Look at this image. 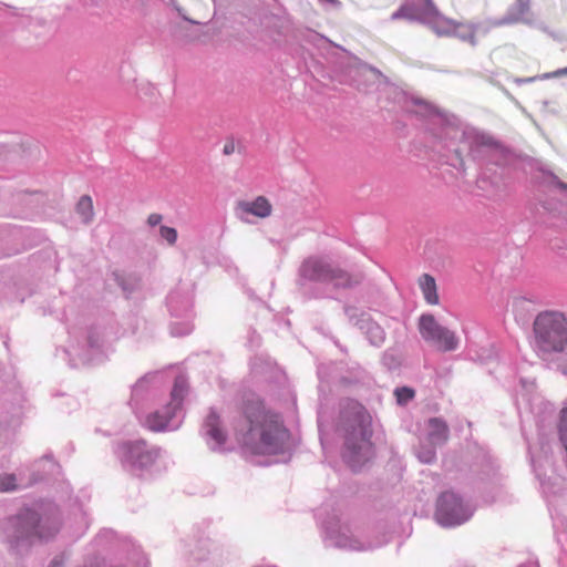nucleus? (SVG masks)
Segmentation results:
<instances>
[{"label": "nucleus", "mask_w": 567, "mask_h": 567, "mask_svg": "<svg viewBox=\"0 0 567 567\" xmlns=\"http://www.w3.org/2000/svg\"><path fill=\"white\" fill-rule=\"evenodd\" d=\"M205 432L217 446H223L226 443L227 434L221 427L219 415L214 411H212L206 417Z\"/></svg>", "instance_id": "9d476101"}, {"label": "nucleus", "mask_w": 567, "mask_h": 567, "mask_svg": "<svg viewBox=\"0 0 567 567\" xmlns=\"http://www.w3.org/2000/svg\"><path fill=\"white\" fill-rule=\"evenodd\" d=\"M435 516L443 526L458 525L468 517L461 498L451 492L440 496Z\"/></svg>", "instance_id": "423d86ee"}, {"label": "nucleus", "mask_w": 567, "mask_h": 567, "mask_svg": "<svg viewBox=\"0 0 567 567\" xmlns=\"http://www.w3.org/2000/svg\"><path fill=\"white\" fill-rule=\"evenodd\" d=\"M535 343L543 353H560L567 349V318L557 311L539 313L533 324Z\"/></svg>", "instance_id": "f03ea898"}, {"label": "nucleus", "mask_w": 567, "mask_h": 567, "mask_svg": "<svg viewBox=\"0 0 567 567\" xmlns=\"http://www.w3.org/2000/svg\"><path fill=\"white\" fill-rule=\"evenodd\" d=\"M555 75H556V76H559V75H567V68H564V69L557 70V71L555 72Z\"/></svg>", "instance_id": "a878e982"}, {"label": "nucleus", "mask_w": 567, "mask_h": 567, "mask_svg": "<svg viewBox=\"0 0 567 567\" xmlns=\"http://www.w3.org/2000/svg\"><path fill=\"white\" fill-rule=\"evenodd\" d=\"M529 7L528 3L518 0L513 11L509 13L508 21L509 22H518V21H527L528 19Z\"/></svg>", "instance_id": "6ab92c4d"}, {"label": "nucleus", "mask_w": 567, "mask_h": 567, "mask_svg": "<svg viewBox=\"0 0 567 567\" xmlns=\"http://www.w3.org/2000/svg\"><path fill=\"white\" fill-rule=\"evenodd\" d=\"M238 444L255 455H271L282 450L289 437L279 413L268 408L259 398L246 399L234 424Z\"/></svg>", "instance_id": "f257e3e1"}, {"label": "nucleus", "mask_w": 567, "mask_h": 567, "mask_svg": "<svg viewBox=\"0 0 567 567\" xmlns=\"http://www.w3.org/2000/svg\"><path fill=\"white\" fill-rule=\"evenodd\" d=\"M13 527V537L17 546L22 542L33 544L35 540H42L56 533V528L43 532L44 526L40 524L38 514L31 509H24L11 522Z\"/></svg>", "instance_id": "39448f33"}, {"label": "nucleus", "mask_w": 567, "mask_h": 567, "mask_svg": "<svg viewBox=\"0 0 567 567\" xmlns=\"http://www.w3.org/2000/svg\"><path fill=\"white\" fill-rule=\"evenodd\" d=\"M56 561H53L51 567H56Z\"/></svg>", "instance_id": "cd10ccee"}, {"label": "nucleus", "mask_w": 567, "mask_h": 567, "mask_svg": "<svg viewBox=\"0 0 567 567\" xmlns=\"http://www.w3.org/2000/svg\"><path fill=\"white\" fill-rule=\"evenodd\" d=\"M186 391H187V385H186L185 380L183 378H177L175 380V383H174V386H173V390L171 393L172 400L168 404L171 409H173L174 411H177L181 409L183 399L186 394Z\"/></svg>", "instance_id": "f3484780"}, {"label": "nucleus", "mask_w": 567, "mask_h": 567, "mask_svg": "<svg viewBox=\"0 0 567 567\" xmlns=\"http://www.w3.org/2000/svg\"><path fill=\"white\" fill-rule=\"evenodd\" d=\"M124 460L133 465L146 466L153 462L151 452L146 450L144 441L126 442L121 445Z\"/></svg>", "instance_id": "0eeeda50"}, {"label": "nucleus", "mask_w": 567, "mask_h": 567, "mask_svg": "<svg viewBox=\"0 0 567 567\" xmlns=\"http://www.w3.org/2000/svg\"><path fill=\"white\" fill-rule=\"evenodd\" d=\"M332 266L318 258H308L301 267L305 278L328 281Z\"/></svg>", "instance_id": "1a4fd4ad"}, {"label": "nucleus", "mask_w": 567, "mask_h": 567, "mask_svg": "<svg viewBox=\"0 0 567 567\" xmlns=\"http://www.w3.org/2000/svg\"><path fill=\"white\" fill-rule=\"evenodd\" d=\"M175 413L176 411H174L173 409L169 408V405H167L164 412L156 411L151 413L146 417V426L155 432L163 431L167 427L169 421L174 417Z\"/></svg>", "instance_id": "ddd939ff"}, {"label": "nucleus", "mask_w": 567, "mask_h": 567, "mask_svg": "<svg viewBox=\"0 0 567 567\" xmlns=\"http://www.w3.org/2000/svg\"><path fill=\"white\" fill-rule=\"evenodd\" d=\"M440 18V13L437 14H429L425 11L423 4L421 8L415 2L403 3L395 12L392 13V20L404 19L408 21L421 20L425 22H433Z\"/></svg>", "instance_id": "6e6552de"}, {"label": "nucleus", "mask_w": 567, "mask_h": 567, "mask_svg": "<svg viewBox=\"0 0 567 567\" xmlns=\"http://www.w3.org/2000/svg\"><path fill=\"white\" fill-rule=\"evenodd\" d=\"M419 287L423 293L425 301L429 305H437L440 301L437 293V286L434 277L429 274H424L419 278Z\"/></svg>", "instance_id": "2eb2a0df"}, {"label": "nucleus", "mask_w": 567, "mask_h": 567, "mask_svg": "<svg viewBox=\"0 0 567 567\" xmlns=\"http://www.w3.org/2000/svg\"><path fill=\"white\" fill-rule=\"evenodd\" d=\"M76 212L84 223H90L94 216L93 202L89 195L82 196L76 204Z\"/></svg>", "instance_id": "a211bd4d"}, {"label": "nucleus", "mask_w": 567, "mask_h": 567, "mask_svg": "<svg viewBox=\"0 0 567 567\" xmlns=\"http://www.w3.org/2000/svg\"><path fill=\"white\" fill-rule=\"evenodd\" d=\"M233 148H234L233 146L225 145L224 153L225 154H230L233 152Z\"/></svg>", "instance_id": "bb28decb"}, {"label": "nucleus", "mask_w": 567, "mask_h": 567, "mask_svg": "<svg viewBox=\"0 0 567 567\" xmlns=\"http://www.w3.org/2000/svg\"><path fill=\"white\" fill-rule=\"evenodd\" d=\"M362 277L359 275H352L340 268H331V272L328 281L333 282L337 287L349 288L360 284Z\"/></svg>", "instance_id": "dca6fc26"}, {"label": "nucleus", "mask_w": 567, "mask_h": 567, "mask_svg": "<svg viewBox=\"0 0 567 567\" xmlns=\"http://www.w3.org/2000/svg\"><path fill=\"white\" fill-rule=\"evenodd\" d=\"M419 331L423 340L439 351L451 352L460 346V338L456 333L442 326L431 313H424L420 317Z\"/></svg>", "instance_id": "20e7f679"}, {"label": "nucleus", "mask_w": 567, "mask_h": 567, "mask_svg": "<svg viewBox=\"0 0 567 567\" xmlns=\"http://www.w3.org/2000/svg\"><path fill=\"white\" fill-rule=\"evenodd\" d=\"M369 417L362 408H359L357 417L351 431L347 434L346 445L348 461L352 466L369 461L373 455L372 443L370 442L371 429Z\"/></svg>", "instance_id": "7ed1b4c3"}, {"label": "nucleus", "mask_w": 567, "mask_h": 567, "mask_svg": "<svg viewBox=\"0 0 567 567\" xmlns=\"http://www.w3.org/2000/svg\"><path fill=\"white\" fill-rule=\"evenodd\" d=\"M412 2H420L424 6L425 11L429 14H437V9L433 2V0H411Z\"/></svg>", "instance_id": "5701e85b"}, {"label": "nucleus", "mask_w": 567, "mask_h": 567, "mask_svg": "<svg viewBox=\"0 0 567 567\" xmlns=\"http://www.w3.org/2000/svg\"><path fill=\"white\" fill-rule=\"evenodd\" d=\"M162 238H164L169 245H174L177 240V231L173 227L162 226L159 228Z\"/></svg>", "instance_id": "4be33fe9"}, {"label": "nucleus", "mask_w": 567, "mask_h": 567, "mask_svg": "<svg viewBox=\"0 0 567 567\" xmlns=\"http://www.w3.org/2000/svg\"><path fill=\"white\" fill-rule=\"evenodd\" d=\"M455 32L457 33L463 40L470 42L472 45H475L476 38H475V29L473 24H463V23H455L452 21H445L444 29L436 30L437 33H449V32Z\"/></svg>", "instance_id": "4468645a"}, {"label": "nucleus", "mask_w": 567, "mask_h": 567, "mask_svg": "<svg viewBox=\"0 0 567 567\" xmlns=\"http://www.w3.org/2000/svg\"><path fill=\"white\" fill-rule=\"evenodd\" d=\"M162 219H163V217L161 214L154 213L148 216L147 224L153 227V226L161 224Z\"/></svg>", "instance_id": "393cba45"}, {"label": "nucleus", "mask_w": 567, "mask_h": 567, "mask_svg": "<svg viewBox=\"0 0 567 567\" xmlns=\"http://www.w3.org/2000/svg\"><path fill=\"white\" fill-rule=\"evenodd\" d=\"M238 207L241 212L251 214L259 218L268 217L272 210L271 204L264 196H259L255 200H251V202H240L238 204Z\"/></svg>", "instance_id": "9b49d317"}, {"label": "nucleus", "mask_w": 567, "mask_h": 567, "mask_svg": "<svg viewBox=\"0 0 567 567\" xmlns=\"http://www.w3.org/2000/svg\"><path fill=\"white\" fill-rule=\"evenodd\" d=\"M399 404H405L414 398V390L408 386L398 388L394 391Z\"/></svg>", "instance_id": "aec40b11"}, {"label": "nucleus", "mask_w": 567, "mask_h": 567, "mask_svg": "<svg viewBox=\"0 0 567 567\" xmlns=\"http://www.w3.org/2000/svg\"><path fill=\"white\" fill-rule=\"evenodd\" d=\"M429 440L433 445L444 444L449 440L447 424L439 417H432L427 422Z\"/></svg>", "instance_id": "f8f14e48"}, {"label": "nucleus", "mask_w": 567, "mask_h": 567, "mask_svg": "<svg viewBox=\"0 0 567 567\" xmlns=\"http://www.w3.org/2000/svg\"><path fill=\"white\" fill-rule=\"evenodd\" d=\"M419 458L423 463H431L435 458V452H434V450H427L425 452H420Z\"/></svg>", "instance_id": "b1692460"}, {"label": "nucleus", "mask_w": 567, "mask_h": 567, "mask_svg": "<svg viewBox=\"0 0 567 567\" xmlns=\"http://www.w3.org/2000/svg\"><path fill=\"white\" fill-rule=\"evenodd\" d=\"M16 476L13 474H4L0 475V491L1 492H10L16 489Z\"/></svg>", "instance_id": "412c9836"}]
</instances>
